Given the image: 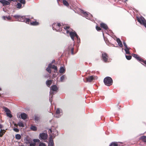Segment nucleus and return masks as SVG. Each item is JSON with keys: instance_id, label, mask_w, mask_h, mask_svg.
<instances>
[{"instance_id": "1", "label": "nucleus", "mask_w": 146, "mask_h": 146, "mask_svg": "<svg viewBox=\"0 0 146 146\" xmlns=\"http://www.w3.org/2000/svg\"><path fill=\"white\" fill-rule=\"evenodd\" d=\"M13 17L17 21L21 22H25L26 23L29 24H31V20L29 19L26 18L25 16H22L21 15H16L13 16Z\"/></svg>"}, {"instance_id": "2", "label": "nucleus", "mask_w": 146, "mask_h": 146, "mask_svg": "<svg viewBox=\"0 0 146 146\" xmlns=\"http://www.w3.org/2000/svg\"><path fill=\"white\" fill-rule=\"evenodd\" d=\"M64 29L66 31V33H69L70 36L71 38L73 40H74V37H75L78 39V36L76 33L74 32H70L71 29L69 27H64Z\"/></svg>"}, {"instance_id": "3", "label": "nucleus", "mask_w": 146, "mask_h": 146, "mask_svg": "<svg viewBox=\"0 0 146 146\" xmlns=\"http://www.w3.org/2000/svg\"><path fill=\"white\" fill-rule=\"evenodd\" d=\"M48 132L50 134V138H51L53 139L58 135V131L55 129H50Z\"/></svg>"}, {"instance_id": "4", "label": "nucleus", "mask_w": 146, "mask_h": 146, "mask_svg": "<svg viewBox=\"0 0 146 146\" xmlns=\"http://www.w3.org/2000/svg\"><path fill=\"white\" fill-rule=\"evenodd\" d=\"M105 84L108 86H109L112 84L113 80L112 78L109 77H106L104 80Z\"/></svg>"}, {"instance_id": "5", "label": "nucleus", "mask_w": 146, "mask_h": 146, "mask_svg": "<svg viewBox=\"0 0 146 146\" xmlns=\"http://www.w3.org/2000/svg\"><path fill=\"white\" fill-rule=\"evenodd\" d=\"M61 25L60 23H55L52 25V29L57 31H62Z\"/></svg>"}, {"instance_id": "6", "label": "nucleus", "mask_w": 146, "mask_h": 146, "mask_svg": "<svg viewBox=\"0 0 146 146\" xmlns=\"http://www.w3.org/2000/svg\"><path fill=\"white\" fill-rule=\"evenodd\" d=\"M81 12L82 14H83V16L84 17L87 19L90 20H91V19L92 18V16L90 13H87L82 10H81Z\"/></svg>"}, {"instance_id": "7", "label": "nucleus", "mask_w": 146, "mask_h": 146, "mask_svg": "<svg viewBox=\"0 0 146 146\" xmlns=\"http://www.w3.org/2000/svg\"><path fill=\"white\" fill-rule=\"evenodd\" d=\"M137 19L138 22L143 25L146 28V21L143 17L142 16L140 17H137Z\"/></svg>"}, {"instance_id": "8", "label": "nucleus", "mask_w": 146, "mask_h": 146, "mask_svg": "<svg viewBox=\"0 0 146 146\" xmlns=\"http://www.w3.org/2000/svg\"><path fill=\"white\" fill-rule=\"evenodd\" d=\"M108 55L104 52L102 53V59L105 62H107L108 60Z\"/></svg>"}, {"instance_id": "9", "label": "nucleus", "mask_w": 146, "mask_h": 146, "mask_svg": "<svg viewBox=\"0 0 146 146\" xmlns=\"http://www.w3.org/2000/svg\"><path fill=\"white\" fill-rule=\"evenodd\" d=\"M62 114L61 110L59 108H58L56 110L54 116L58 118L60 117Z\"/></svg>"}, {"instance_id": "10", "label": "nucleus", "mask_w": 146, "mask_h": 146, "mask_svg": "<svg viewBox=\"0 0 146 146\" xmlns=\"http://www.w3.org/2000/svg\"><path fill=\"white\" fill-rule=\"evenodd\" d=\"M3 110L6 112L7 115L9 117H11L12 115L11 113L10 110L4 106L3 107Z\"/></svg>"}, {"instance_id": "11", "label": "nucleus", "mask_w": 146, "mask_h": 146, "mask_svg": "<svg viewBox=\"0 0 146 146\" xmlns=\"http://www.w3.org/2000/svg\"><path fill=\"white\" fill-rule=\"evenodd\" d=\"M47 134L44 133H40L39 136V137L40 139L45 140L47 139Z\"/></svg>"}, {"instance_id": "12", "label": "nucleus", "mask_w": 146, "mask_h": 146, "mask_svg": "<svg viewBox=\"0 0 146 146\" xmlns=\"http://www.w3.org/2000/svg\"><path fill=\"white\" fill-rule=\"evenodd\" d=\"M133 56L136 58L137 60L142 62L143 61V60L139 57L137 54H132Z\"/></svg>"}, {"instance_id": "13", "label": "nucleus", "mask_w": 146, "mask_h": 146, "mask_svg": "<svg viewBox=\"0 0 146 146\" xmlns=\"http://www.w3.org/2000/svg\"><path fill=\"white\" fill-rule=\"evenodd\" d=\"M0 2L2 3L3 6H6L9 5L10 3L5 0H0Z\"/></svg>"}, {"instance_id": "14", "label": "nucleus", "mask_w": 146, "mask_h": 146, "mask_svg": "<svg viewBox=\"0 0 146 146\" xmlns=\"http://www.w3.org/2000/svg\"><path fill=\"white\" fill-rule=\"evenodd\" d=\"M65 68L64 67H61L59 70V72L61 74H63L65 73Z\"/></svg>"}, {"instance_id": "15", "label": "nucleus", "mask_w": 146, "mask_h": 146, "mask_svg": "<svg viewBox=\"0 0 146 146\" xmlns=\"http://www.w3.org/2000/svg\"><path fill=\"white\" fill-rule=\"evenodd\" d=\"M50 89L53 92L56 91L58 90V88L56 85H53L51 86Z\"/></svg>"}, {"instance_id": "16", "label": "nucleus", "mask_w": 146, "mask_h": 146, "mask_svg": "<svg viewBox=\"0 0 146 146\" xmlns=\"http://www.w3.org/2000/svg\"><path fill=\"white\" fill-rule=\"evenodd\" d=\"M100 26L102 28H103L105 30H106L108 29V27L107 25L104 23H101L100 24Z\"/></svg>"}, {"instance_id": "17", "label": "nucleus", "mask_w": 146, "mask_h": 146, "mask_svg": "<svg viewBox=\"0 0 146 146\" xmlns=\"http://www.w3.org/2000/svg\"><path fill=\"white\" fill-rule=\"evenodd\" d=\"M86 82H91L94 79V78L92 76H90L88 78H86Z\"/></svg>"}, {"instance_id": "18", "label": "nucleus", "mask_w": 146, "mask_h": 146, "mask_svg": "<svg viewBox=\"0 0 146 146\" xmlns=\"http://www.w3.org/2000/svg\"><path fill=\"white\" fill-rule=\"evenodd\" d=\"M54 143L53 139L50 138L48 144V146H54Z\"/></svg>"}, {"instance_id": "19", "label": "nucleus", "mask_w": 146, "mask_h": 146, "mask_svg": "<svg viewBox=\"0 0 146 146\" xmlns=\"http://www.w3.org/2000/svg\"><path fill=\"white\" fill-rule=\"evenodd\" d=\"M21 118L23 119H25L27 117V115L24 113H21Z\"/></svg>"}, {"instance_id": "20", "label": "nucleus", "mask_w": 146, "mask_h": 146, "mask_svg": "<svg viewBox=\"0 0 146 146\" xmlns=\"http://www.w3.org/2000/svg\"><path fill=\"white\" fill-rule=\"evenodd\" d=\"M51 66L52 64L50 63L49 64L48 67L46 68V70L49 73H51L50 68H51Z\"/></svg>"}, {"instance_id": "21", "label": "nucleus", "mask_w": 146, "mask_h": 146, "mask_svg": "<svg viewBox=\"0 0 146 146\" xmlns=\"http://www.w3.org/2000/svg\"><path fill=\"white\" fill-rule=\"evenodd\" d=\"M68 49L69 50H70L71 51V54H74L75 53L73 52L74 48L72 47V45H71L69 46L68 47Z\"/></svg>"}, {"instance_id": "22", "label": "nucleus", "mask_w": 146, "mask_h": 146, "mask_svg": "<svg viewBox=\"0 0 146 146\" xmlns=\"http://www.w3.org/2000/svg\"><path fill=\"white\" fill-rule=\"evenodd\" d=\"M66 79V77L64 75L61 76L60 78V81L61 82H63Z\"/></svg>"}, {"instance_id": "23", "label": "nucleus", "mask_w": 146, "mask_h": 146, "mask_svg": "<svg viewBox=\"0 0 146 146\" xmlns=\"http://www.w3.org/2000/svg\"><path fill=\"white\" fill-rule=\"evenodd\" d=\"M117 42L118 43V45L120 47H122L123 45L121 41L119 38H117L116 40Z\"/></svg>"}, {"instance_id": "24", "label": "nucleus", "mask_w": 146, "mask_h": 146, "mask_svg": "<svg viewBox=\"0 0 146 146\" xmlns=\"http://www.w3.org/2000/svg\"><path fill=\"white\" fill-rule=\"evenodd\" d=\"M53 94V92L51 91H50V92L49 95V101L51 103L52 102V94Z\"/></svg>"}, {"instance_id": "25", "label": "nucleus", "mask_w": 146, "mask_h": 146, "mask_svg": "<svg viewBox=\"0 0 146 146\" xmlns=\"http://www.w3.org/2000/svg\"><path fill=\"white\" fill-rule=\"evenodd\" d=\"M6 131L4 129H1L0 131V137H2L5 133Z\"/></svg>"}, {"instance_id": "26", "label": "nucleus", "mask_w": 146, "mask_h": 146, "mask_svg": "<svg viewBox=\"0 0 146 146\" xmlns=\"http://www.w3.org/2000/svg\"><path fill=\"white\" fill-rule=\"evenodd\" d=\"M31 139L30 138H27L25 139V142L28 144L30 143L32 141H31Z\"/></svg>"}, {"instance_id": "27", "label": "nucleus", "mask_w": 146, "mask_h": 146, "mask_svg": "<svg viewBox=\"0 0 146 146\" xmlns=\"http://www.w3.org/2000/svg\"><path fill=\"white\" fill-rule=\"evenodd\" d=\"M2 19L4 20H6V18L8 20H10L11 19V18L9 16H3L2 17Z\"/></svg>"}, {"instance_id": "28", "label": "nucleus", "mask_w": 146, "mask_h": 146, "mask_svg": "<svg viewBox=\"0 0 146 146\" xmlns=\"http://www.w3.org/2000/svg\"><path fill=\"white\" fill-rule=\"evenodd\" d=\"M52 82L51 80H48L46 81V84L47 86L49 87L51 84Z\"/></svg>"}, {"instance_id": "29", "label": "nucleus", "mask_w": 146, "mask_h": 146, "mask_svg": "<svg viewBox=\"0 0 146 146\" xmlns=\"http://www.w3.org/2000/svg\"><path fill=\"white\" fill-rule=\"evenodd\" d=\"M30 129L33 131H36L37 130V127L36 126L33 125L31 126Z\"/></svg>"}, {"instance_id": "30", "label": "nucleus", "mask_w": 146, "mask_h": 146, "mask_svg": "<svg viewBox=\"0 0 146 146\" xmlns=\"http://www.w3.org/2000/svg\"><path fill=\"white\" fill-rule=\"evenodd\" d=\"M117 142H113L111 143L110 145V146H118Z\"/></svg>"}, {"instance_id": "31", "label": "nucleus", "mask_w": 146, "mask_h": 146, "mask_svg": "<svg viewBox=\"0 0 146 146\" xmlns=\"http://www.w3.org/2000/svg\"><path fill=\"white\" fill-rule=\"evenodd\" d=\"M17 125L20 127H24V124L21 122H19L18 123Z\"/></svg>"}, {"instance_id": "32", "label": "nucleus", "mask_w": 146, "mask_h": 146, "mask_svg": "<svg viewBox=\"0 0 146 146\" xmlns=\"http://www.w3.org/2000/svg\"><path fill=\"white\" fill-rule=\"evenodd\" d=\"M129 48L128 47L125 48L124 50L126 54H130L129 52Z\"/></svg>"}, {"instance_id": "33", "label": "nucleus", "mask_w": 146, "mask_h": 146, "mask_svg": "<svg viewBox=\"0 0 146 146\" xmlns=\"http://www.w3.org/2000/svg\"><path fill=\"white\" fill-rule=\"evenodd\" d=\"M31 25H38V23L36 21L31 22Z\"/></svg>"}, {"instance_id": "34", "label": "nucleus", "mask_w": 146, "mask_h": 146, "mask_svg": "<svg viewBox=\"0 0 146 146\" xmlns=\"http://www.w3.org/2000/svg\"><path fill=\"white\" fill-rule=\"evenodd\" d=\"M15 138L17 139H21V136L19 134H17L15 135Z\"/></svg>"}, {"instance_id": "35", "label": "nucleus", "mask_w": 146, "mask_h": 146, "mask_svg": "<svg viewBox=\"0 0 146 146\" xmlns=\"http://www.w3.org/2000/svg\"><path fill=\"white\" fill-rule=\"evenodd\" d=\"M39 119L40 118L38 116L36 115L35 116L34 119L36 121L38 122L39 120Z\"/></svg>"}, {"instance_id": "36", "label": "nucleus", "mask_w": 146, "mask_h": 146, "mask_svg": "<svg viewBox=\"0 0 146 146\" xmlns=\"http://www.w3.org/2000/svg\"><path fill=\"white\" fill-rule=\"evenodd\" d=\"M63 4L65 6H68L69 5V4L65 0H63Z\"/></svg>"}, {"instance_id": "37", "label": "nucleus", "mask_w": 146, "mask_h": 146, "mask_svg": "<svg viewBox=\"0 0 146 146\" xmlns=\"http://www.w3.org/2000/svg\"><path fill=\"white\" fill-rule=\"evenodd\" d=\"M17 7L19 9L22 8V5L20 3H18L17 4Z\"/></svg>"}, {"instance_id": "38", "label": "nucleus", "mask_w": 146, "mask_h": 146, "mask_svg": "<svg viewBox=\"0 0 146 146\" xmlns=\"http://www.w3.org/2000/svg\"><path fill=\"white\" fill-rule=\"evenodd\" d=\"M51 68H52V69H54L55 71H56L57 70V67L54 66V65H52Z\"/></svg>"}, {"instance_id": "39", "label": "nucleus", "mask_w": 146, "mask_h": 146, "mask_svg": "<svg viewBox=\"0 0 146 146\" xmlns=\"http://www.w3.org/2000/svg\"><path fill=\"white\" fill-rule=\"evenodd\" d=\"M33 141L35 143H38L40 142V140L38 139H33Z\"/></svg>"}, {"instance_id": "40", "label": "nucleus", "mask_w": 146, "mask_h": 146, "mask_svg": "<svg viewBox=\"0 0 146 146\" xmlns=\"http://www.w3.org/2000/svg\"><path fill=\"white\" fill-rule=\"evenodd\" d=\"M19 2L21 4H23L24 5L26 3V1L25 0H20Z\"/></svg>"}, {"instance_id": "41", "label": "nucleus", "mask_w": 146, "mask_h": 146, "mask_svg": "<svg viewBox=\"0 0 146 146\" xmlns=\"http://www.w3.org/2000/svg\"><path fill=\"white\" fill-rule=\"evenodd\" d=\"M29 144L30 146H35L36 145V144L34 142H33L32 141Z\"/></svg>"}, {"instance_id": "42", "label": "nucleus", "mask_w": 146, "mask_h": 146, "mask_svg": "<svg viewBox=\"0 0 146 146\" xmlns=\"http://www.w3.org/2000/svg\"><path fill=\"white\" fill-rule=\"evenodd\" d=\"M125 57L128 60H129L131 58V56L126 55Z\"/></svg>"}, {"instance_id": "43", "label": "nucleus", "mask_w": 146, "mask_h": 146, "mask_svg": "<svg viewBox=\"0 0 146 146\" xmlns=\"http://www.w3.org/2000/svg\"><path fill=\"white\" fill-rule=\"evenodd\" d=\"M46 145L43 143H39V146H46Z\"/></svg>"}, {"instance_id": "44", "label": "nucleus", "mask_w": 146, "mask_h": 146, "mask_svg": "<svg viewBox=\"0 0 146 146\" xmlns=\"http://www.w3.org/2000/svg\"><path fill=\"white\" fill-rule=\"evenodd\" d=\"M96 29L98 31H100L101 30V28L99 27H98L97 26H96Z\"/></svg>"}, {"instance_id": "45", "label": "nucleus", "mask_w": 146, "mask_h": 146, "mask_svg": "<svg viewBox=\"0 0 146 146\" xmlns=\"http://www.w3.org/2000/svg\"><path fill=\"white\" fill-rule=\"evenodd\" d=\"M13 130L15 131L16 132H18L19 131V130L17 128H14Z\"/></svg>"}, {"instance_id": "46", "label": "nucleus", "mask_w": 146, "mask_h": 146, "mask_svg": "<svg viewBox=\"0 0 146 146\" xmlns=\"http://www.w3.org/2000/svg\"><path fill=\"white\" fill-rule=\"evenodd\" d=\"M146 138V136H143L141 137V139H142L143 140H145Z\"/></svg>"}, {"instance_id": "47", "label": "nucleus", "mask_w": 146, "mask_h": 146, "mask_svg": "<svg viewBox=\"0 0 146 146\" xmlns=\"http://www.w3.org/2000/svg\"><path fill=\"white\" fill-rule=\"evenodd\" d=\"M123 44L124 46L125 47V48H126L128 47L127 46V45L126 44V43H125V42L124 41L123 42Z\"/></svg>"}, {"instance_id": "48", "label": "nucleus", "mask_w": 146, "mask_h": 146, "mask_svg": "<svg viewBox=\"0 0 146 146\" xmlns=\"http://www.w3.org/2000/svg\"><path fill=\"white\" fill-rule=\"evenodd\" d=\"M142 62H143L144 64H145L146 65V61H144L143 60V61Z\"/></svg>"}, {"instance_id": "49", "label": "nucleus", "mask_w": 146, "mask_h": 146, "mask_svg": "<svg viewBox=\"0 0 146 146\" xmlns=\"http://www.w3.org/2000/svg\"><path fill=\"white\" fill-rule=\"evenodd\" d=\"M9 1H16V0H8Z\"/></svg>"}, {"instance_id": "50", "label": "nucleus", "mask_w": 146, "mask_h": 146, "mask_svg": "<svg viewBox=\"0 0 146 146\" xmlns=\"http://www.w3.org/2000/svg\"><path fill=\"white\" fill-rule=\"evenodd\" d=\"M55 62V60H53L52 61V63H51V64H52V63H54V62Z\"/></svg>"}, {"instance_id": "51", "label": "nucleus", "mask_w": 146, "mask_h": 146, "mask_svg": "<svg viewBox=\"0 0 146 146\" xmlns=\"http://www.w3.org/2000/svg\"><path fill=\"white\" fill-rule=\"evenodd\" d=\"M2 127V125L0 124V129Z\"/></svg>"}, {"instance_id": "52", "label": "nucleus", "mask_w": 146, "mask_h": 146, "mask_svg": "<svg viewBox=\"0 0 146 146\" xmlns=\"http://www.w3.org/2000/svg\"><path fill=\"white\" fill-rule=\"evenodd\" d=\"M143 141L144 142H146V140H145H145H143Z\"/></svg>"}, {"instance_id": "53", "label": "nucleus", "mask_w": 146, "mask_h": 146, "mask_svg": "<svg viewBox=\"0 0 146 146\" xmlns=\"http://www.w3.org/2000/svg\"><path fill=\"white\" fill-rule=\"evenodd\" d=\"M1 90V88H0V91Z\"/></svg>"}, {"instance_id": "54", "label": "nucleus", "mask_w": 146, "mask_h": 146, "mask_svg": "<svg viewBox=\"0 0 146 146\" xmlns=\"http://www.w3.org/2000/svg\"><path fill=\"white\" fill-rule=\"evenodd\" d=\"M127 0H126V1H127Z\"/></svg>"}]
</instances>
